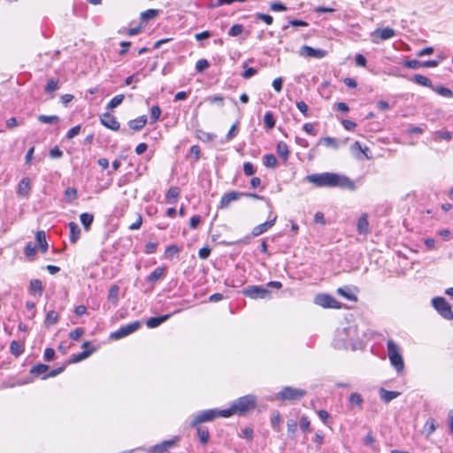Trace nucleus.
Listing matches in <instances>:
<instances>
[{
    "mask_svg": "<svg viewBox=\"0 0 453 453\" xmlns=\"http://www.w3.org/2000/svg\"><path fill=\"white\" fill-rule=\"evenodd\" d=\"M255 17H256L257 19L262 20V21H264L267 25H272L273 21V17L271 15H269V14H265V13L257 12V13L255 14Z\"/></svg>",
    "mask_w": 453,
    "mask_h": 453,
    "instance_id": "52",
    "label": "nucleus"
},
{
    "mask_svg": "<svg viewBox=\"0 0 453 453\" xmlns=\"http://www.w3.org/2000/svg\"><path fill=\"white\" fill-rule=\"evenodd\" d=\"M180 251V249L176 244H172L165 249V257L167 259H172L174 256L178 255Z\"/></svg>",
    "mask_w": 453,
    "mask_h": 453,
    "instance_id": "36",
    "label": "nucleus"
},
{
    "mask_svg": "<svg viewBox=\"0 0 453 453\" xmlns=\"http://www.w3.org/2000/svg\"><path fill=\"white\" fill-rule=\"evenodd\" d=\"M357 231L359 234L366 235L370 232L368 216L366 213L362 214L357 224Z\"/></svg>",
    "mask_w": 453,
    "mask_h": 453,
    "instance_id": "18",
    "label": "nucleus"
},
{
    "mask_svg": "<svg viewBox=\"0 0 453 453\" xmlns=\"http://www.w3.org/2000/svg\"><path fill=\"white\" fill-rule=\"evenodd\" d=\"M257 398L253 395H247L239 397L229 409L222 410L221 416L228 418L234 413H244L247 411L255 407Z\"/></svg>",
    "mask_w": 453,
    "mask_h": 453,
    "instance_id": "3",
    "label": "nucleus"
},
{
    "mask_svg": "<svg viewBox=\"0 0 453 453\" xmlns=\"http://www.w3.org/2000/svg\"><path fill=\"white\" fill-rule=\"evenodd\" d=\"M209 62L206 59H199L196 64V70L201 73L209 67Z\"/></svg>",
    "mask_w": 453,
    "mask_h": 453,
    "instance_id": "59",
    "label": "nucleus"
},
{
    "mask_svg": "<svg viewBox=\"0 0 453 453\" xmlns=\"http://www.w3.org/2000/svg\"><path fill=\"white\" fill-rule=\"evenodd\" d=\"M443 59V57L438 56V59L427 60L421 62L422 67H436L440 62Z\"/></svg>",
    "mask_w": 453,
    "mask_h": 453,
    "instance_id": "54",
    "label": "nucleus"
},
{
    "mask_svg": "<svg viewBox=\"0 0 453 453\" xmlns=\"http://www.w3.org/2000/svg\"><path fill=\"white\" fill-rule=\"evenodd\" d=\"M147 116L142 115L135 119H132L128 122V127L134 131H140L147 124Z\"/></svg>",
    "mask_w": 453,
    "mask_h": 453,
    "instance_id": "20",
    "label": "nucleus"
},
{
    "mask_svg": "<svg viewBox=\"0 0 453 453\" xmlns=\"http://www.w3.org/2000/svg\"><path fill=\"white\" fill-rule=\"evenodd\" d=\"M35 252H36L35 246L32 242L27 243L25 250H24V254L28 260H30V261L34 260Z\"/></svg>",
    "mask_w": 453,
    "mask_h": 453,
    "instance_id": "38",
    "label": "nucleus"
},
{
    "mask_svg": "<svg viewBox=\"0 0 453 453\" xmlns=\"http://www.w3.org/2000/svg\"><path fill=\"white\" fill-rule=\"evenodd\" d=\"M49 365L44 364H38L31 368L30 373L35 377H38L40 375L44 374L46 372L49 371Z\"/></svg>",
    "mask_w": 453,
    "mask_h": 453,
    "instance_id": "30",
    "label": "nucleus"
},
{
    "mask_svg": "<svg viewBox=\"0 0 453 453\" xmlns=\"http://www.w3.org/2000/svg\"><path fill=\"white\" fill-rule=\"evenodd\" d=\"M172 314H165L159 317H151L146 321V326L149 328H155L160 326L162 323L165 322L171 318Z\"/></svg>",
    "mask_w": 453,
    "mask_h": 453,
    "instance_id": "19",
    "label": "nucleus"
},
{
    "mask_svg": "<svg viewBox=\"0 0 453 453\" xmlns=\"http://www.w3.org/2000/svg\"><path fill=\"white\" fill-rule=\"evenodd\" d=\"M357 338V328L353 326L337 328L334 334L333 344L336 349H354L355 341Z\"/></svg>",
    "mask_w": 453,
    "mask_h": 453,
    "instance_id": "2",
    "label": "nucleus"
},
{
    "mask_svg": "<svg viewBox=\"0 0 453 453\" xmlns=\"http://www.w3.org/2000/svg\"><path fill=\"white\" fill-rule=\"evenodd\" d=\"M403 65L411 69H418L419 67H422L421 62L416 59L405 60L403 62Z\"/></svg>",
    "mask_w": 453,
    "mask_h": 453,
    "instance_id": "56",
    "label": "nucleus"
},
{
    "mask_svg": "<svg viewBox=\"0 0 453 453\" xmlns=\"http://www.w3.org/2000/svg\"><path fill=\"white\" fill-rule=\"evenodd\" d=\"M434 91H436L440 96L444 97H450L452 96V91L445 87H437L434 88Z\"/></svg>",
    "mask_w": 453,
    "mask_h": 453,
    "instance_id": "53",
    "label": "nucleus"
},
{
    "mask_svg": "<svg viewBox=\"0 0 453 453\" xmlns=\"http://www.w3.org/2000/svg\"><path fill=\"white\" fill-rule=\"evenodd\" d=\"M31 190L30 180L27 177L21 179L18 184V195L28 197Z\"/></svg>",
    "mask_w": 453,
    "mask_h": 453,
    "instance_id": "17",
    "label": "nucleus"
},
{
    "mask_svg": "<svg viewBox=\"0 0 453 453\" xmlns=\"http://www.w3.org/2000/svg\"><path fill=\"white\" fill-rule=\"evenodd\" d=\"M159 11L156 9H149L145 12H142L141 13V19L142 21H148L150 19H152L156 18L158 14Z\"/></svg>",
    "mask_w": 453,
    "mask_h": 453,
    "instance_id": "39",
    "label": "nucleus"
},
{
    "mask_svg": "<svg viewBox=\"0 0 453 453\" xmlns=\"http://www.w3.org/2000/svg\"><path fill=\"white\" fill-rule=\"evenodd\" d=\"M242 295L251 299H268L271 298V291L264 286H248L242 289Z\"/></svg>",
    "mask_w": 453,
    "mask_h": 453,
    "instance_id": "5",
    "label": "nucleus"
},
{
    "mask_svg": "<svg viewBox=\"0 0 453 453\" xmlns=\"http://www.w3.org/2000/svg\"><path fill=\"white\" fill-rule=\"evenodd\" d=\"M10 351L15 357L20 356L24 351L23 344L18 341H12L11 342Z\"/></svg>",
    "mask_w": 453,
    "mask_h": 453,
    "instance_id": "33",
    "label": "nucleus"
},
{
    "mask_svg": "<svg viewBox=\"0 0 453 453\" xmlns=\"http://www.w3.org/2000/svg\"><path fill=\"white\" fill-rule=\"evenodd\" d=\"M68 226L70 230V242L72 243H76L81 237V229L77 223L73 221L70 222Z\"/></svg>",
    "mask_w": 453,
    "mask_h": 453,
    "instance_id": "21",
    "label": "nucleus"
},
{
    "mask_svg": "<svg viewBox=\"0 0 453 453\" xmlns=\"http://www.w3.org/2000/svg\"><path fill=\"white\" fill-rule=\"evenodd\" d=\"M243 196V193L237 192V191H230L221 197V200L219 202V208H226L228 207L229 203L233 201L238 200L240 197Z\"/></svg>",
    "mask_w": 453,
    "mask_h": 453,
    "instance_id": "15",
    "label": "nucleus"
},
{
    "mask_svg": "<svg viewBox=\"0 0 453 453\" xmlns=\"http://www.w3.org/2000/svg\"><path fill=\"white\" fill-rule=\"evenodd\" d=\"M196 427L197 430V435L200 442L203 444H206L210 440V434L208 429L203 426H199V425Z\"/></svg>",
    "mask_w": 453,
    "mask_h": 453,
    "instance_id": "29",
    "label": "nucleus"
},
{
    "mask_svg": "<svg viewBox=\"0 0 453 453\" xmlns=\"http://www.w3.org/2000/svg\"><path fill=\"white\" fill-rule=\"evenodd\" d=\"M124 95H117L107 104L106 109L112 110L122 104L124 100Z\"/></svg>",
    "mask_w": 453,
    "mask_h": 453,
    "instance_id": "40",
    "label": "nucleus"
},
{
    "mask_svg": "<svg viewBox=\"0 0 453 453\" xmlns=\"http://www.w3.org/2000/svg\"><path fill=\"white\" fill-rule=\"evenodd\" d=\"M29 291L30 293H38L41 296L42 292V281L38 279L32 280L29 285Z\"/></svg>",
    "mask_w": 453,
    "mask_h": 453,
    "instance_id": "35",
    "label": "nucleus"
},
{
    "mask_svg": "<svg viewBox=\"0 0 453 453\" xmlns=\"http://www.w3.org/2000/svg\"><path fill=\"white\" fill-rule=\"evenodd\" d=\"M81 131V126L77 125L73 127H72L66 134V138L68 140L73 139L74 136H76Z\"/></svg>",
    "mask_w": 453,
    "mask_h": 453,
    "instance_id": "62",
    "label": "nucleus"
},
{
    "mask_svg": "<svg viewBox=\"0 0 453 453\" xmlns=\"http://www.w3.org/2000/svg\"><path fill=\"white\" fill-rule=\"evenodd\" d=\"M243 172L247 176H251L255 173V169L250 162H246L243 165Z\"/></svg>",
    "mask_w": 453,
    "mask_h": 453,
    "instance_id": "61",
    "label": "nucleus"
},
{
    "mask_svg": "<svg viewBox=\"0 0 453 453\" xmlns=\"http://www.w3.org/2000/svg\"><path fill=\"white\" fill-rule=\"evenodd\" d=\"M276 219L277 215H273L272 219L253 227L251 230L252 236L257 237L268 231L273 226H274Z\"/></svg>",
    "mask_w": 453,
    "mask_h": 453,
    "instance_id": "13",
    "label": "nucleus"
},
{
    "mask_svg": "<svg viewBox=\"0 0 453 453\" xmlns=\"http://www.w3.org/2000/svg\"><path fill=\"white\" fill-rule=\"evenodd\" d=\"M314 302L316 304L323 308L339 309L341 307L339 302L335 298L326 294L317 295Z\"/></svg>",
    "mask_w": 453,
    "mask_h": 453,
    "instance_id": "11",
    "label": "nucleus"
},
{
    "mask_svg": "<svg viewBox=\"0 0 453 453\" xmlns=\"http://www.w3.org/2000/svg\"><path fill=\"white\" fill-rule=\"evenodd\" d=\"M299 53L303 57L320 59L326 56L327 51L322 49H314L311 46L303 45L300 48Z\"/></svg>",
    "mask_w": 453,
    "mask_h": 453,
    "instance_id": "12",
    "label": "nucleus"
},
{
    "mask_svg": "<svg viewBox=\"0 0 453 453\" xmlns=\"http://www.w3.org/2000/svg\"><path fill=\"white\" fill-rule=\"evenodd\" d=\"M100 120L102 125H104V127L111 130L118 131L119 129V123L117 121L116 118L109 112L104 113L100 117Z\"/></svg>",
    "mask_w": 453,
    "mask_h": 453,
    "instance_id": "14",
    "label": "nucleus"
},
{
    "mask_svg": "<svg viewBox=\"0 0 453 453\" xmlns=\"http://www.w3.org/2000/svg\"><path fill=\"white\" fill-rule=\"evenodd\" d=\"M157 244L156 242H148L145 246L144 252L146 254H153L157 250Z\"/></svg>",
    "mask_w": 453,
    "mask_h": 453,
    "instance_id": "64",
    "label": "nucleus"
},
{
    "mask_svg": "<svg viewBox=\"0 0 453 453\" xmlns=\"http://www.w3.org/2000/svg\"><path fill=\"white\" fill-rule=\"evenodd\" d=\"M277 153L278 155L283 158L284 161H287L289 155L288 146L285 142H279L277 144Z\"/></svg>",
    "mask_w": 453,
    "mask_h": 453,
    "instance_id": "28",
    "label": "nucleus"
},
{
    "mask_svg": "<svg viewBox=\"0 0 453 453\" xmlns=\"http://www.w3.org/2000/svg\"><path fill=\"white\" fill-rule=\"evenodd\" d=\"M201 222V217L199 215H194L191 217L189 221V226L192 229H196Z\"/></svg>",
    "mask_w": 453,
    "mask_h": 453,
    "instance_id": "63",
    "label": "nucleus"
},
{
    "mask_svg": "<svg viewBox=\"0 0 453 453\" xmlns=\"http://www.w3.org/2000/svg\"><path fill=\"white\" fill-rule=\"evenodd\" d=\"M306 179L317 187H340L349 190H355L357 188L355 182L347 176L334 173H313L308 175Z\"/></svg>",
    "mask_w": 453,
    "mask_h": 453,
    "instance_id": "1",
    "label": "nucleus"
},
{
    "mask_svg": "<svg viewBox=\"0 0 453 453\" xmlns=\"http://www.w3.org/2000/svg\"><path fill=\"white\" fill-rule=\"evenodd\" d=\"M264 165L269 168H274L277 165V158L273 154H266L264 157Z\"/></svg>",
    "mask_w": 453,
    "mask_h": 453,
    "instance_id": "44",
    "label": "nucleus"
},
{
    "mask_svg": "<svg viewBox=\"0 0 453 453\" xmlns=\"http://www.w3.org/2000/svg\"><path fill=\"white\" fill-rule=\"evenodd\" d=\"M38 120L45 124H56L59 121V118L57 115H39Z\"/></svg>",
    "mask_w": 453,
    "mask_h": 453,
    "instance_id": "42",
    "label": "nucleus"
},
{
    "mask_svg": "<svg viewBox=\"0 0 453 453\" xmlns=\"http://www.w3.org/2000/svg\"><path fill=\"white\" fill-rule=\"evenodd\" d=\"M270 9L273 12H285L288 8L282 3L275 2L270 4Z\"/></svg>",
    "mask_w": 453,
    "mask_h": 453,
    "instance_id": "60",
    "label": "nucleus"
},
{
    "mask_svg": "<svg viewBox=\"0 0 453 453\" xmlns=\"http://www.w3.org/2000/svg\"><path fill=\"white\" fill-rule=\"evenodd\" d=\"M35 240L39 245V248L42 253H45L48 250V242L46 241V234L44 231H38L35 234Z\"/></svg>",
    "mask_w": 453,
    "mask_h": 453,
    "instance_id": "22",
    "label": "nucleus"
},
{
    "mask_svg": "<svg viewBox=\"0 0 453 453\" xmlns=\"http://www.w3.org/2000/svg\"><path fill=\"white\" fill-rule=\"evenodd\" d=\"M321 143H323L325 146L332 148L334 150H338L340 147V142L335 138L329 137V136L321 138L318 142L317 145H319Z\"/></svg>",
    "mask_w": 453,
    "mask_h": 453,
    "instance_id": "24",
    "label": "nucleus"
},
{
    "mask_svg": "<svg viewBox=\"0 0 453 453\" xmlns=\"http://www.w3.org/2000/svg\"><path fill=\"white\" fill-rule=\"evenodd\" d=\"M81 222L83 225L84 228L88 231L90 229L91 224L94 220V216L90 213H81L80 216Z\"/></svg>",
    "mask_w": 453,
    "mask_h": 453,
    "instance_id": "31",
    "label": "nucleus"
},
{
    "mask_svg": "<svg viewBox=\"0 0 453 453\" xmlns=\"http://www.w3.org/2000/svg\"><path fill=\"white\" fill-rule=\"evenodd\" d=\"M119 287L117 284L111 286L108 293V300L112 302L114 305H117L119 302Z\"/></svg>",
    "mask_w": 453,
    "mask_h": 453,
    "instance_id": "27",
    "label": "nucleus"
},
{
    "mask_svg": "<svg viewBox=\"0 0 453 453\" xmlns=\"http://www.w3.org/2000/svg\"><path fill=\"white\" fill-rule=\"evenodd\" d=\"M58 320V315L55 311H49L46 314L45 324L55 325Z\"/></svg>",
    "mask_w": 453,
    "mask_h": 453,
    "instance_id": "48",
    "label": "nucleus"
},
{
    "mask_svg": "<svg viewBox=\"0 0 453 453\" xmlns=\"http://www.w3.org/2000/svg\"><path fill=\"white\" fill-rule=\"evenodd\" d=\"M412 81H415L417 84L427 87V88H433L432 81L426 76L421 74H415L412 78Z\"/></svg>",
    "mask_w": 453,
    "mask_h": 453,
    "instance_id": "32",
    "label": "nucleus"
},
{
    "mask_svg": "<svg viewBox=\"0 0 453 453\" xmlns=\"http://www.w3.org/2000/svg\"><path fill=\"white\" fill-rule=\"evenodd\" d=\"M432 303L437 312L446 319H453V311L450 304L444 297L437 296L433 298Z\"/></svg>",
    "mask_w": 453,
    "mask_h": 453,
    "instance_id": "6",
    "label": "nucleus"
},
{
    "mask_svg": "<svg viewBox=\"0 0 453 453\" xmlns=\"http://www.w3.org/2000/svg\"><path fill=\"white\" fill-rule=\"evenodd\" d=\"M180 195V188L178 187H171L166 195L165 197L169 203H174L176 202L177 197Z\"/></svg>",
    "mask_w": 453,
    "mask_h": 453,
    "instance_id": "34",
    "label": "nucleus"
},
{
    "mask_svg": "<svg viewBox=\"0 0 453 453\" xmlns=\"http://www.w3.org/2000/svg\"><path fill=\"white\" fill-rule=\"evenodd\" d=\"M59 88L58 80L51 78L48 81L47 85L45 86V92L48 94H51L57 91Z\"/></svg>",
    "mask_w": 453,
    "mask_h": 453,
    "instance_id": "37",
    "label": "nucleus"
},
{
    "mask_svg": "<svg viewBox=\"0 0 453 453\" xmlns=\"http://www.w3.org/2000/svg\"><path fill=\"white\" fill-rule=\"evenodd\" d=\"M161 115V109L158 105H154L150 110V119L152 122H156L159 119Z\"/></svg>",
    "mask_w": 453,
    "mask_h": 453,
    "instance_id": "50",
    "label": "nucleus"
},
{
    "mask_svg": "<svg viewBox=\"0 0 453 453\" xmlns=\"http://www.w3.org/2000/svg\"><path fill=\"white\" fill-rule=\"evenodd\" d=\"M349 403L351 408L354 407H362V404L364 403L363 396L357 392L351 393L349 397Z\"/></svg>",
    "mask_w": 453,
    "mask_h": 453,
    "instance_id": "25",
    "label": "nucleus"
},
{
    "mask_svg": "<svg viewBox=\"0 0 453 453\" xmlns=\"http://www.w3.org/2000/svg\"><path fill=\"white\" fill-rule=\"evenodd\" d=\"M310 420L308 418V417L306 416H302L301 419H300V422H299V426H300V428L303 431V432H309L310 431Z\"/></svg>",
    "mask_w": 453,
    "mask_h": 453,
    "instance_id": "57",
    "label": "nucleus"
},
{
    "mask_svg": "<svg viewBox=\"0 0 453 453\" xmlns=\"http://www.w3.org/2000/svg\"><path fill=\"white\" fill-rule=\"evenodd\" d=\"M362 145L359 142H355L351 146H350V151L351 153L353 154V156L357 158V159H363V157L361 156V150H362Z\"/></svg>",
    "mask_w": 453,
    "mask_h": 453,
    "instance_id": "45",
    "label": "nucleus"
},
{
    "mask_svg": "<svg viewBox=\"0 0 453 453\" xmlns=\"http://www.w3.org/2000/svg\"><path fill=\"white\" fill-rule=\"evenodd\" d=\"M221 412L222 410L218 411L213 409L201 411L190 421V426L195 427L201 423L211 421L217 417H222Z\"/></svg>",
    "mask_w": 453,
    "mask_h": 453,
    "instance_id": "8",
    "label": "nucleus"
},
{
    "mask_svg": "<svg viewBox=\"0 0 453 453\" xmlns=\"http://www.w3.org/2000/svg\"><path fill=\"white\" fill-rule=\"evenodd\" d=\"M395 35V31L390 27L377 28L371 36L373 43H380V41L388 40Z\"/></svg>",
    "mask_w": 453,
    "mask_h": 453,
    "instance_id": "10",
    "label": "nucleus"
},
{
    "mask_svg": "<svg viewBox=\"0 0 453 453\" xmlns=\"http://www.w3.org/2000/svg\"><path fill=\"white\" fill-rule=\"evenodd\" d=\"M93 352V349H90V350H84L81 353H78L76 355H73L72 357V360L71 362L72 363H77V362H80L87 357H88Z\"/></svg>",
    "mask_w": 453,
    "mask_h": 453,
    "instance_id": "47",
    "label": "nucleus"
},
{
    "mask_svg": "<svg viewBox=\"0 0 453 453\" xmlns=\"http://www.w3.org/2000/svg\"><path fill=\"white\" fill-rule=\"evenodd\" d=\"M240 436L247 439L248 441H252L253 439V429L251 427H245L242 429Z\"/></svg>",
    "mask_w": 453,
    "mask_h": 453,
    "instance_id": "58",
    "label": "nucleus"
},
{
    "mask_svg": "<svg viewBox=\"0 0 453 453\" xmlns=\"http://www.w3.org/2000/svg\"><path fill=\"white\" fill-rule=\"evenodd\" d=\"M387 349L391 365L397 372H403L404 369V363L398 345L393 340H388L387 342Z\"/></svg>",
    "mask_w": 453,
    "mask_h": 453,
    "instance_id": "4",
    "label": "nucleus"
},
{
    "mask_svg": "<svg viewBox=\"0 0 453 453\" xmlns=\"http://www.w3.org/2000/svg\"><path fill=\"white\" fill-rule=\"evenodd\" d=\"M243 30L244 27L242 24H234L230 27L227 34L229 36L234 37L240 35Z\"/></svg>",
    "mask_w": 453,
    "mask_h": 453,
    "instance_id": "46",
    "label": "nucleus"
},
{
    "mask_svg": "<svg viewBox=\"0 0 453 453\" xmlns=\"http://www.w3.org/2000/svg\"><path fill=\"white\" fill-rule=\"evenodd\" d=\"M337 293L340 296L345 297L347 300H349V301H357V296L353 293H351L350 290L347 287L339 288L337 289Z\"/></svg>",
    "mask_w": 453,
    "mask_h": 453,
    "instance_id": "41",
    "label": "nucleus"
},
{
    "mask_svg": "<svg viewBox=\"0 0 453 453\" xmlns=\"http://www.w3.org/2000/svg\"><path fill=\"white\" fill-rule=\"evenodd\" d=\"M400 395L397 391H389L385 388L380 389V397L385 403H389Z\"/></svg>",
    "mask_w": 453,
    "mask_h": 453,
    "instance_id": "23",
    "label": "nucleus"
},
{
    "mask_svg": "<svg viewBox=\"0 0 453 453\" xmlns=\"http://www.w3.org/2000/svg\"><path fill=\"white\" fill-rule=\"evenodd\" d=\"M165 267H157L153 272L150 273V274L147 277L148 282H156L159 279L163 277L165 274Z\"/></svg>",
    "mask_w": 453,
    "mask_h": 453,
    "instance_id": "26",
    "label": "nucleus"
},
{
    "mask_svg": "<svg viewBox=\"0 0 453 453\" xmlns=\"http://www.w3.org/2000/svg\"><path fill=\"white\" fill-rule=\"evenodd\" d=\"M178 441H179L178 437H175L171 440L164 441L161 443L150 448L148 449V452L155 453V452H161V451L166 450L167 449L173 447Z\"/></svg>",
    "mask_w": 453,
    "mask_h": 453,
    "instance_id": "16",
    "label": "nucleus"
},
{
    "mask_svg": "<svg viewBox=\"0 0 453 453\" xmlns=\"http://www.w3.org/2000/svg\"><path fill=\"white\" fill-rule=\"evenodd\" d=\"M242 67L245 68V71L242 73V76L244 79H250L255 74L257 73V70L253 67H247V62L242 64Z\"/></svg>",
    "mask_w": 453,
    "mask_h": 453,
    "instance_id": "49",
    "label": "nucleus"
},
{
    "mask_svg": "<svg viewBox=\"0 0 453 453\" xmlns=\"http://www.w3.org/2000/svg\"><path fill=\"white\" fill-rule=\"evenodd\" d=\"M206 101L211 104H217L219 106L224 105V97L220 95L211 96L206 98Z\"/></svg>",
    "mask_w": 453,
    "mask_h": 453,
    "instance_id": "51",
    "label": "nucleus"
},
{
    "mask_svg": "<svg viewBox=\"0 0 453 453\" xmlns=\"http://www.w3.org/2000/svg\"><path fill=\"white\" fill-rule=\"evenodd\" d=\"M306 394L305 390L296 388L292 387H284L278 394H277V399L282 400V401H293V400H298L304 396Z\"/></svg>",
    "mask_w": 453,
    "mask_h": 453,
    "instance_id": "7",
    "label": "nucleus"
},
{
    "mask_svg": "<svg viewBox=\"0 0 453 453\" xmlns=\"http://www.w3.org/2000/svg\"><path fill=\"white\" fill-rule=\"evenodd\" d=\"M140 327H141V322L136 320V321L129 323L126 326H121L119 329H118L115 332H112L111 334L110 337L114 340H119L123 337H126V336L134 333Z\"/></svg>",
    "mask_w": 453,
    "mask_h": 453,
    "instance_id": "9",
    "label": "nucleus"
},
{
    "mask_svg": "<svg viewBox=\"0 0 453 453\" xmlns=\"http://www.w3.org/2000/svg\"><path fill=\"white\" fill-rule=\"evenodd\" d=\"M84 334V330L81 327H77L69 334V337L73 340H79Z\"/></svg>",
    "mask_w": 453,
    "mask_h": 453,
    "instance_id": "55",
    "label": "nucleus"
},
{
    "mask_svg": "<svg viewBox=\"0 0 453 453\" xmlns=\"http://www.w3.org/2000/svg\"><path fill=\"white\" fill-rule=\"evenodd\" d=\"M264 123H265V126L268 129H272V128L274 127V126H275V119H274V116H273V112H271V111L265 112V114L264 116Z\"/></svg>",
    "mask_w": 453,
    "mask_h": 453,
    "instance_id": "43",
    "label": "nucleus"
}]
</instances>
